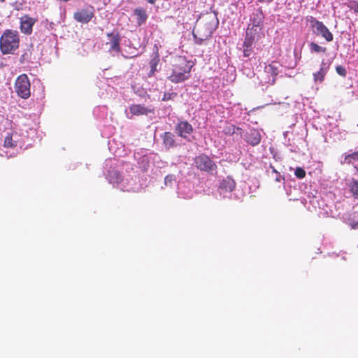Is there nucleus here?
<instances>
[{
    "label": "nucleus",
    "mask_w": 358,
    "mask_h": 358,
    "mask_svg": "<svg viewBox=\"0 0 358 358\" xmlns=\"http://www.w3.org/2000/svg\"><path fill=\"white\" fill-rule=\"evenodd\" d=\"M219 24V20L215 13L203 15L196 21L192 34L196 44L201 45L208 40Z\"/></svg>",
    "instance_id": "f257e3e1"
},
{
    "label": "nucleus",
    "mask_w": 358,
    "mask_h": 358,
    "mask_svg": "<svg viewBox=\"0 0 358 358\" xmlns=\"http://www.w3.org/2000/svg\"><path fill=\"white\" fill-rule=\"evenodd\" d=\"M311 18L310 22L312 23V27L315 29V33L317 35L322 36L327 42L332 41L334 39L333 34L323 22L317 20L313 17Z\"/></svg>",
    "instance_id": "6e6552de"
},
{
    "label": "nucleus",
    "mask_w": 358,
    "mask_h": 358,
    "mask_svg": "<svg viewBox=\"0 0 358 358\" xmlns=\"http://www.w3.org/2000/svg\"><path fill=\"white\" fill-rule=\"evenodd\" d=\"M282 66L275 61L271 62L269 64L266 65L264 67V73L267 76L265 82L271 85L275 83L276 78L280 73V68Z\"/></svg>",
    "instance_id": "0eeeda50"
},
{
    "label": "nucleus",
    "mask_w": 358,
    "mask_h": 358,
    "mask_svg": "<svg viewBox=\"0 0 358 358\" xmlns=\"http://www.w3.org/2000/svg\"><path fill=\"white\" fill-rule=\"evenodd\" d=\"M273 172L277 173L276 170L274 168H273Z\"/></svg>",
    "instance_id": "e433bc0d"
},
{
    "label": "nucleus",
    "mask_w": 358,
    "mask_h": 358,
    "mask_svg": "<svg viewBox=\"0 0 358 358\" xmlns=\"http://www.w3.org/2000/svg\"><path fill=\"white\" fill-rule=\"evenodd\" d=\"M31 83L27 74L17 76L15 82V90L22 99H27L31 96Z\"/></svg>",
    "instance_id": "20e7f679"
},
{
    "label": "nucleus",
    "mask_w": 358,
    "mask_h": 358,
    "mask_svg": "<svg viewBox=\"0 0 358 358\" xmlns=\"http://www.w3.org/2000/svg\"><path fill=\"white\" fill-rule=\"evenodd\" d=\"M259 2H262V3H270L273 0H258Z\"/></svg>",
    "instance_id": "473e14b6"
},
{
    "label": "nucleus",
    "mask_w": 358,
    "mask_h": 358,
    "mask_svg": "<svg viewBox=\"0 0 358 358\" xmlns=\"http://www.w3.org/2000/svg\"><path fill=\"white\" fill-rule=\"evenodd\" d=\"M20 6H18V7L16 8L17 10H20V9H22V3H20Z\"/></svg>",
    "instance_id": "c9c22d12"
},
{
    "label": "nucleus",
    "mask_w": 358,
    "mask_h": 358,
    "mask_svg": "<svg viewBox=\"0 0 358 358\" xmlns=\"http://www.w3.org/2000/svg\"><path fill=\"white\" fill-rule=\"evenodd\" d=\"M177 96L176 93H165L163 96L162 100L164 101L173 99Z\"/></svg>",
    "instance_id": "c756f323"
},
{
    "label": "nucleus",
    "mask_w": 358,
    "mask_h": 358,
    "mask_svg": "<svg viewBox=\"0 0 358 358\" xmlns=\"http://www.w3.org/2000/svg\"><path fill=\"white\" fill-rule=\"evenodd\" d=\"M170 73L167 78L173 83H178L188 80L191 76L193 64L185 56L175 55L171 57Z\"/></svg>",
    "instance_id": "f03ea898"
},
{
    "label": "nucleus",
    "mask_w": 358,
    "mask_h": 358,
    "mask_svg": "<svg viewBox=\"0 0 358 358\" xmlns=\"http://www.w3.org/2000/svg\"><path fill=\"white\" fill-rule=\"evenodd\" d=\"M355 161H358V151L354 152L351 154H348L345 156V163L351 164Z\"/></svg>",
    "instance_id": "b1692460"
},
{
    "label": "nucleus",
    "mask_w": 358,
    "mask_h": 358,
    "mask_svg": "<svg viewBox=\"0 0 358 358\" xmlns=\"http://www.w3.org/2000/svg\"><path fill=\"white\" fill-rule=\"evenodd\" d=\"M256 34L253 31H246L245 38L243 42V55L249 57L252 52V46L255 40Z\"/></svg>",
    "instance_id": "f8f14e48"
},
{
    "label": "nucleus",
    "mask_w": 358,
    "mask_h": 358,
    "mask_svg": "<svg viewBox=\"0 0 358 358\" xmlns=\"http://www.w3.org/2000/svg\"><path fill=\"white\" fill-rule=\"evenodd\" d=\"M196 167L205 172H212L216 171V164L206 155L201 154L196 156L194 159Z\"/></svg>",
    "instance_id": "39448f33"
},
{
    "label": "nucleus",
    "mask_w": 358,
    "mask_h": 358,
    "mask_svg": "<svg viewBox=\"0 0 358 358\" xmlns=\"http://www.w3.org/2000/svg\"><path fill=\"white\" fill-rule=\"evenodd\" d=\"M37 22V18L31 17L29 15H24L20 19V29L22 33L30 35L33 31V27Z\"/></svg>",
    "instance_id": "1a4fd4ad"
},
{
    "label": "nucleus",
    "mask_w": 358,
    "mask_h": 358,
    "mask_svg": "<svg viewBox=\"0 0 358 358\" xmlns=\"http://www.w3.org/2000/svg\"><path fill=\"white\" fill-rule=\"evenodd\" d=\"M20 36L16 30L6 29L0 38V50L3 55L13 54L19 48Z\"/></svg>",
    "instance_id": "7ed1b4c3"
},
{
    "label": "nucleus",
    "mask_w": 358,
    "mask_h": 358,
    "mask_svg": "<svg viewBox=\"0 0 358 358\" xmlns=\"http://www.w3.org/2000/svg\"><path fill=\"white\" fill-rule=\"evenodd\" d=\"M134 13L136 17L137 23L139 26L145 23L148 17L145 9L138 7L134 9Z\"/></svg>",
    "instance_id": "a211bd4d"
},
{
    "label": "nucleus",
    "mask_w": 358,
    "mask_h": 358,
    "mask_svg": "<svg viewBox=\"0 0 358 358\" xmlns=\"http://www.w3.org/2000/svg\"><path fill=\"white\" fill-rule=\"evenodd\" d=\"M148 3L150 4H155L157 1V0H146Z\"/></svg>",
    "instance_id": "72a5a7b5"
},
{
    "label": "nucleus",
    "mask_w": 358,
    "mask_h": 358,
    "mask_svg": "<svg viewBox=\"0 0 358 358\" xmlns=\"http://www.w3.org/2000/svg\"><path fill=\"white\" fill-rule=\"evenodd\" d=\"M295 176L299 179H302L306 176V171L301 167H297L294 171Z\"/></svg>",
    "instance_id": "bb28decb"
},
{
    "label": "nucleus",
    "mask_w": 358,
    "mask_h": 358,
    "mask_svg": "<svg viewBox=\"0 0 358 358\" xmlns=\"http://www.w3.org/2000/svg\"><path fill=\"white\" fill-rule=\"evenodd\" d=\"M94 17V8L87 5L83 8L78 9L73 14L74 20L80 23L87 24Z\"/></svg>",
    "instance_id": "423d86ee"
},
{
    "label": "nucleus",
    "mask_w": 358,
    "mask_h": 358,
    "mask_svg": "<svg viewBox=\"0 0 358 358\" xmlns=\"http://www.w3.org/2000/svg\"><path fill=\"white\" fill-rule=\"evenodd\" d=\"M107 36L110 38L109 42L110 50L117 52H120V36L119 33H108Z\"/></svg>",
    "instance_id": "2eb2a0df"
},
{
    "label": "nucleus",
    "mask_w": 358,
    "mask_h": 358,
    "mask_svg": "<svg viewBox=\"0 0 358 358\" xmlns=\"http://www.w3.org/2000/svg\"><path fill=\"white\" fill-rule=\"evenodd\" d=\"M328 66H326V64L324 62L321 64V67L320 70L313 73V79L315 83H322L324 77L327 73Z\"/></svg>",
    "instance_id": "6ab92c4d"
},
{
    "label": "nucleus",
    "mask_w": 358,
    "mask_h": 358,
    "mask_svg": "<svg viewBox=\"0 0 358 358\" xmlns=\"http://www.w3.org/2000/svg\"><path fill=\"white\" fill-rule=\"evenodd\" d=\"M108 180H109L110 182H111V183L119 184L123 180L122 176L115 170L110 171L108 173Z\"/></svg>",
    "instance_id": "412c9836"
},
{
    "label": "nucleus",
    "mask_w": 358,
    "mask_h": 358,
    "mask_svg": "<svg viewBox=\"0 0 358 358\" xmlns=\"http://www.w3.org/2000/svg\"><path fill=\"white\" fill-rule=\"evenodd\" d=\"M6 0H0V3L4 2Z\"/></svg>",
    "instance_id": "4c0bfd02"
},
{
    "label": "nucleus",
    "mask_w": 358,
    "mask_h": 358,
    "mask_svg": "<svg viewBox=\"0 0 358 358\" xmlns=\"http://www.w3.org/2000/svg\"><path fill=\"white\" fill-rule=\"evenodd\" d=\"M20 6H18V7L16 8L17 10H20V9H22V3H20Z\"/></svg>",
    "instance_id": "f704fd0d"
},
{
    "label": "nucleus",
    "mask_w": 358,
    "mask_h": 358,
    "mask_svg": "<svg viewBox=\"0 0 358 358\" xmlns=\"http://www.w3.org/2000/svg\"><path fill=\"white\" fill-rule=\"evenodd\" d=\"M242 129L240 127H236L235 125L231 124H227L223 129V133L226 135L231 136L236 133H239L240 135L242 134Z\"/></svg>",
    "instance_id": "4be33fe9"
},
{
    "label": "nucleus",
    "mask_w": 358,
    "mask_h": 358,
    "mask_svg": "<svg viewBox=\"0 0 358 358\" xmlns=\"http://www.w3.org/2000/svg\"><path fill=\"white\" fill-rule=\"evenodd\" d=\"M163 144L166 149H170L176 146L174 139V135L169 131L164 132L162 136Z\"/></svg>",
    "instance_id": "f3484780"
},
{
    "label": "nucleus",
    "mask_w": 358,
    "mask_h": 358,
    "mask_svg": "<svg viewBox=\"0 0 358 358\" xmlns=\"http://www.w3.org/2000/svg\"><path fill=\"white\" fill-rule=\"evenodd\" d=\"M264 14L260 9L256 10L250 18L251 23L249 24L247 31H253L257 34V29L262 24Z\"/></svg>",
    "instance_id": "9d476101"
},
{
    "label": "nucleus",
    "mask_w": 358,
    "mask_h": 358,
    "mask_svg": "<svg viewBox=\"0 0 358 358\" xmlns=\"http://www.w3.org/2000/svg\"><path fill=\"white\" fill-rule=\"evenodd\" d=\"M357 173H358V169H357Z\"/></svg>",
    "instance_id": "58836bf2"
},
{
    "label": "nucleus",
    "mask_w": 358,
    "mask_h": 358,
    "mask_svg": "<svg viewBox=\"0 0 358 358\" xmlns=\"http://www.w3.org/2000/svg\"><path fill=\"white\" fill-rule=\"evenodd\" d=\"M129 111L132 115H148L149 113L154 114V108H148L141 104H132L129 106Z\"/></svg>",
    "instance_id": "ddd939ff"
},
{
    "label": "nucleus",
    "mask_w": 358,
    "mask_h": 358,
    "mask_svg": "<svg viewBox=\"0 0 358 358\" xmlns=\"http://www.w3.org/2000/svg\"><path fill=\"white\" fill-rule=\"evenodd\" d=\"M350 187L353 196L358 199V180L352 179L350 182Z\"/></svg>",
    "instance_id": "393cba45"
},
{
    "label": "nucleus",
    "mask_w": 358,
    "mask_h": 358,
    "mask_svg": "<svg viewBox=\"0 0 358 358\" xmlns=\"http://www.w3.org/2000/svg\"><path fill=\"white\" fill-rule=\"evenodd\" d=\"M235 187L236 182L230 176H227L224 178L220 184V188L224 192H231L235 189Z\"/></svg>",
    "instance_id": "dca6fc26"
},
{
    "label": "nucleus",
    "mask_w": 358,
    "mask_h": 358,
    "mask_svg": "<svg viewBox=\"0 0 358 358\" xmlns=\"http://www.w3.org/2000/svg\"><path fill=\"white\" fill-rule=\"evenodd\" d=\"M17 134L16 132L8 133L4 140V146L10 148H15L17 145Z\"/></svg>",
    "instance_id": "aec40b11"
},
{
    "label": "nucleus",
    "mask_w": 358,
    "mask_h": 358,
    "mask_svg": "<svg viewBox=\"0 0 358 358\" xmlns=\"http://www.w3.org/2000/svg\"><path fill=\"white\" fill-rule=\"evenodd\" d=\"M27 55V53L25 52L24 54H23L21 57H20V62L21 63H23L24 61L26 59V56Z\"/></svg>",
    "instance_id": "2f4dec72"
},
{
    "label": "nucleus",
    "mask_w": 358,
    "mask_h": 358,
    "mask_svg": "<svg viewBox=\"0 0 358 358\" xmlns=\"http://www.w3.org/2000/svg\"><path fill=\"white\" fill-rule=\"evenodd\" d=\"M177 134L183 138H187L193 132V127L187 121H180L176 126Z\"/></svg>",
    "instance_id": "9b49d317"
},
{
    "label": "nucleus",
    "mask_w": 358,
    "mask_h": 358,
    "mask_svg": "<svg viewBox=\"0 0 358 358\" xmlns=\"http://www.w3.org/2000/svg\"><path fill=\"white\" fill-rule=\"evenodd\" d=\"M336 73L343 76V77H345L346 76V74H347V71H346V69L344 66H337L336 67Z\"/></svg>",
    "instance_id": "c85d7f7f"
},
{
    "label": "nucleus",
    "mask_w": 358,
    "mask_h": 358,
    "mask_svg": "<svg viewBox=\"0 0 358 358\" xmlns=\"http://www.w3.org/2000/svg\"><path fill=\"white\" fill-rule=\"evenodd\" d=\"M310 49L312 52H323L325 53L327 51V48L324 47H322L317 44L316 43L312 42L310 44Z\"/></svg>",
    "instance_id": "a878e982"
},
{
    "label": "nucleus",
    "mask_w": 358,
    "mask_h": 358,
    "mask_svg": "<svg viewBox=\"0 0 358 358\" xmlns=\"http://www.w3.org/2000/svg\"><path fill=\"white\" fill-rule=\"evenodd\" d=\"M350 10H352L355 13H358V2L356 1H350L348 6Z\"/></svg>",
    "instance_id": "cd10ccee"
},
{
    "label": "nucleus",
    "mask_w": 358,
    "mask_h": 358,
    "mask_svg": "<svg viewBox=\"0 0 358 358\" xmlns=\"http://www.w3.org/2000/svg\"><path fill=\"white\" fill-rule=\"evenodd\" d=\"M246 142L252 146L257 145L261 141V135L257 129H252L247 133L245 136Z\"/></svg>",
    "instance_id": "4468645a"
},
{
    "label": "nucleus",
    "mask_w": 358,
    "mask_h": 358,
    "mask_svg": "<svg viewBox=\"0 0 358 358\" xmlns=\"http://www.w3.org/2000/svg\"><path fill=\"white\" fill-rule=\"evenodd\" d=\"M159 56L157 53H156L150 62V71L148 73V77H151L154 75L155 72L157 71V66L159 64Z\"/></svg>",
    "instance_id": "5701e85b"
},
{
    "label": "nucleus",
    "mask_w": 358,
    "mask_h": 358,
    "mask_svg": "<svg viewBox=\"0 0 358 358\" xmlns=\"http://www.w3.org/2000/svg\"><path fill=\"white\" fill-rule=\"evenodd\" d=\"M172 179H173V176L169 175V176H166V178H165V182L167 183L168 181H171Z\"/></svg>",
    "instance_id": "7c9ffc66"
}]
</instances>
